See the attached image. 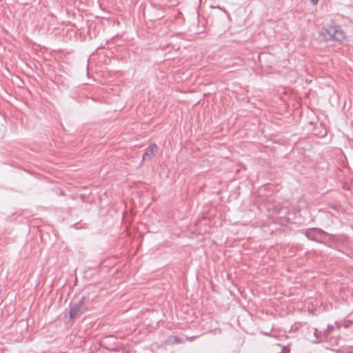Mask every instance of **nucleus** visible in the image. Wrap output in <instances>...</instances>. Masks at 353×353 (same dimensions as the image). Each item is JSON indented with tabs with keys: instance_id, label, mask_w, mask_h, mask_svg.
<instances>
[{
	"instance_id": "f257e3e1",
	"label": "nucleus",
	"mask_w": 353,
	"mask_h": 353,
	"mask_svg": "<svg viewBox=\"0 0 353 353\" xmlns=\"http://www.w3.org/2000/svg\"><path fill=\"white\" fill-rule=\"evenodd\" d=\"M70 307V319L79 317L90 309L89 300L86 297L82 296L77 302H72Z\"/></svg>"
},
{
	"instance_id": "f03ea898",
	"label": "nucleus",
	"mask_w": 353,
	"mask_h": 353,
	"mask_svg": "<svg viewBox=\"0 0 353 353\" xmlns=\"http://www.w3.org/2000/svg\"><path fill=\"white\" fill-rule=\"evenodd\" d=\"M301 232L304 234L308 239L317 242L322 241L325 236L323 230L316 228L303 230Z\"/></svg>"
},
{
	"instance_id": "7ed1b4c3",
	"label": "nucleus",
	"mask_w": 353,
	"mask_h": 353,
	"mask_svg": "<svg viewBox=\"0 0 353 353\" xmlns=\"http://www.w3.org/2000/svg\"><path fill=\"white\" fill-rule=\"evenodd\" d=\"M331 330V325H327V329L324 332H319L317 329H314L313 334L315 337V340L313 343H321L328 340V335Z\"/></svg>"
},
{
	"instance_id": "20e7f679",
	"label": "nucleus",
	"mask_w": 353,
	"mask_h": 353,
	"mask_svg": "<svg viewBox=\"0 0 353 353\" xmlns=\"http://www.w3.org/2000/svg\"><path fill=\"white\" fill-rule=\"evenodd\" d=\"M345 38L346 36L343 30L339 26L334 27V32L332 33V39H334L339 42H342L345 39Z\"/></svg>"
},
{
	"instance_id": "39448f33",
	"label": "nucleus",
	"mask_w": 353,
	"mask_h": 353,
	"mask_svg": "<svg viewBox=\"0 0 353 353\" xmlns=\"http://www.w3.org/2000/svg\"><path fill=\"white\" fill-rule=\"evenodd\" d=\"M156 149H157V146L155 143L150 144L147 147L143 155V160L147 159L148 158L150 159L153 156L154 150Z\"/></svg>"
},
{
	"instance_id": "423d86ee",
	"label": "nucleus",
	"mask_w": 353,
	"mask_h": 353,
	"mask_svg": "<svg viewBox=\"0 0 353 353\" xmlns=\"http://www.w3.org/2000/svg\"><path fill=\"white\" fill-rule=\"evenodd\" d=\"M318 1L319 0H311V3L313 4V5H316L318 3Z\"/></svg>"
},
{
	"instance_id": "0eeeda50",
	"label": "nucleus",
	"mask_w": 353,
	"mask_h": 353,
	"mask_svg": "<svg viewBox=\"0 0 353 353\" xmlns=\"http://www.w3.org/2000/svg\"><path fill=\"white\" fill-rule=\"evenodd\" d=\"M217 8H219L220 10H223V12H225V10H224V9H223V8H220L219 6H218Z\"/></svg>"
}]
</instances>
